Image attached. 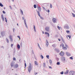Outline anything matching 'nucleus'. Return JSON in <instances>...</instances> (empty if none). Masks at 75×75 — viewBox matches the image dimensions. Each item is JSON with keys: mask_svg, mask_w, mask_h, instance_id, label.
<instances>
[{"mask_svg": "<svg viewBox=\"0 0 75 75\" xmlns=\"http://www.w3.org/2000/svg\"><path fill=\"white\" fill-rule=\"evenodd\" d=\"M33 64H31V63H30L29 64V66L28 68V71L29 72H30L31 71V69H33Z\"/></svg>", "mask_w": 75, "mask_h": 75, "instance_id": "obj_1", "label": "nucleus"}, {"mask_svg": "<svg viewBox=\"0 0 75 75\" xmlns=\"http://www.w3.org/2000/svg\"><path fill=\"white\" fill-rule=\"evenodd\" d=\"M69 75H75V71H71L69 72Z\"/></svg>", "mask_w": 75, "mask_h": 75, "instance_id": "obj_2", "label": "nucleus"}, {"mask_svg": "<svg viewBox=\"0 0 75 75\" xmlns=\"http://www.w3.org/2000/svg\"><path fill=\"white\" fill-rule=\"evenodd\" d=\"M64 28H66V29H69V25L67 24H66L64 26Z\"/></svg>", "mask_w": 75, "mask_h": 75, "instance_id": "obj_3", "label": "nucleus"}, {"mask_svg": "<svg viewBox=\"0 0 75 75\" xmlns=\"http://www.w3.org/2000/svg\"><path fill=\"white\" fill-rule=\"evenodd\" d=\"M37 13L38 14V15L40 17L41 19L42 20H44V18L41 16L40 15V12H39V11H37Z\"/></svg>", "mask_w": 75, "mask_h": 75, "instance_id": "obj_4", "label": "nucleus"}, {"mask_svg": "<svg viewBox=\"0 0 75 75\" xmlns=\"http://www.w3.org/2000/svg\"><path fill=\"white\" fill-rule=\"evenodd\" d=\"M1 35L2 37H4L5 35V32H2L1 33Z\"/></svg>", "mask_w": 75, "mask_h": 75, "instance_id": "obj_5", "label": "nucleus"}, {"mask_svg": "<svg viewBox=\"0 0 75 75\" xmlns=\"http://www.w3.org/2000/svg\"><path fill=\"white\" fill-rule=\"evenodd\" d=\"M61 60L62 62H65V58L64 57H63L61 58Z\"/></svg>", "mask_w": 75, "mask_h": 75, "instance_id": "obj_6", "label": "nucleus"}, {"mask_svg": "<svg viewBox=\"0 0 75 75\" xmlns=\"http://www.w3.org/2000/svg\"><path fill=\"white\" fill-rule=\"evenodd\" d=\"M68 73H69V70L67 69L64 72V74L65 75H67V74H68Z\"/></svg>", "mask_w": 75, "mask_h": 75, "instance_id": "obj_7", "label": "nucleus"}, {"mask_svg": "<svg viewBox=\"0 0 75 75\" xmlns=\"http://www.w3.org/2000/svg\"><path fill=\"white\" fill-rule=\"evenodd\" d=\"M48 45H49L48 43V41L47 40H46V47H48Z\"/></svg>", "mask_w": 75, "mask_h": 75, "instance_id": "obj_8", "label": "nucleus"}, {"mask_svg": "<svg viewBox=\"0 0 75 75\" xmlns=\"http://www.w3.org/2000/svg\"><path fill=\"white\" fill-rule=\"evenodd\" d=\"M59 55H60L61 56H62V57H63V56L64 55V52L62 51L60 53Z\"/></svg>", "mask_w": 75, "mask_h": 75, "instance_id": "obj_9", "label": "nucleus"}, {"mask_svg": "<svg viewBox=\"0 0 75 75\" xmlns=\"http://www.w3.org/2000/svg\"><path fill=\"white\" fill-rule=\"evenodd\" d=\"M50 28H49V27H46L45 28V30L46 31H47V32L49 31L50 30H49Z\"/></svg>", "mask_w": 75, "mask_h": 75, "instance_id": "obj_10", "label": "nucleus"}, {"mask_svg": "<svg viewBox=\"0 0 75 75\" xmlns=\"http://www.w3.org/2000/svg\"><path fill=\"white\" fill-rule=\"evenodd\" d=\"M66 55L67 56H70L71 55V54H70V53H69L68 52H66Z\"/></svg>", "mask_w": 75, "mask_h": 75, "instance_id": "obj_11", "label": "nucleus"}, {"mask_svg": "<svg viewBox=\"0 0 75 75\" xmlns=\"http://www.w3.org/2000/svg\"><path fill=\"white\" fill-rule=\"evenodd\" d=\"M52 21L53 22V23H55L56 21H57V20H56V19L55 18H53L52 19Z\"/></svg>", "mask_w": 75, "mask_h": 75, "instance_id": "obj_12", "label": "nucleus"}, {"mask_svg": "<svg viewBox=\"0 0 75 75\" xmlns=\"http://www.w3.org/2000/svg\"><path fill=\"white\" fill-rule=\"evenodd\" d=\"M14 67L15 68H18V64H15L14 65Z\"/></svg>", "mask_w": 75, "mask_h": 75, "instance_id": "obj_13", "label": "nucleus"}, {"mask_svg": "<svg viewBox=\"0 0 75 75\" xmlns=\"http://www.w3.org/2000/svg\"><path fill=\"white\" fill-rule=\"evenodd\" d=\"M33 29H34V31L35 33L36 32V29H35V25H33Z\"/></svg>", "mask_w": 75, "mask_h": 75, "instance_id": "obj_14", "label": "nucleus"}, {"mask_svg": "<svg viewBox=\"0 0 75 75\" xmlns=\"http://www.w3.org/2000/svg\"><path fill=\"white\" fill-rule=\"evenodd\" d=\"M20 13H21V15H23V11H22V10H21V9H20Z\"/></svg>", "mask_w": 75, "mask_h": 75, "instance_id": "obj_15", "label": "nucleus"}, {"mask_svg": "<svg viewBox=\"0 0 75 75\" xmlns=\"http://www.w3.org/2000/svg\"><path fill=\"white\" fill-rule=\"evenodd\" d=\"M34 62L36 65H38V63L37 61H35Z\"/></svg>", "mask_w": 75, "mask_h": 75, "instance_id": "obj_16", "label": "nucleus"}, {"mask_svg": "<svg viewBox=\"0 0 75 75\" xmlns=\"http://www.w3.org/2000/svg\"><path fill=\"white\" fill-rule=\"evenodd\" d=\"M63 50H67V48L66 47H63L62 48Z\"/></svg>", "mask_w": 75, "mask_h": 75, "instance_id": "obj_17", "label": "nucleus"}, {"mask_svg": "<svg viewBox=\"0 0 75 75\" xmlns=\"http://www.w3.org/2000/svg\"><path fill=\"white\" fill-rule=\"evenodd\" d=\"M6 41L7 42V43H8L9 42V40L7 38H6Z\"/></svg>", "mask_w": 75, "mask_h": 75, "instance_id": "obj_18", "label": "nucleus"}, {"mask_svg": "<svg viewBox=\"0 0 75 75\" xmlns=\"http://www.w3.org/2000/svg\"><path fill=\"white\" fill-rule=\"evenodd\" d=\"M45 34H47L49 37H50V34H49V33H48L46 32L45 33Z\"/></svg>", "mask_w": 75, "mask_h": 75, "instance_id": "obj_19", "label": "nucleus"}, {"mask_svg": "<svg viewBox=\"0 0 75 75\" xmlns=\"http://www.w3.org/2000/svg\"><path fill=\"white\" fill-rule=\"evenodd\" d=\"M11 67H13L14 66V64L13 63H11Z\"/></svg>", "mask_w": 75, "mask_h": 75, "instance_id": "obj_20", "label": "nucleus"}, {"mask_svg": "<svg viewBox=\"0 0 75 75\" xmlns=\"http://www.w3.org/2000/svg\"><path fill=\"white\" fill-rule=\"evenodd\" d=\"M38 10L39 11H41V7H38Z\"/></svg>", "mask_w": 75, "mask_h": 75, "instance_id": "obj_21", "label": "nucleus"}, {"mask_svg": "<svg viewBox=\"0 0 75 75\" xmlns=\"http://www.w3.org/2000/svg\"><path fill=\"white\" fill-rule=\"evenodd\" d=\"M54 50L57 52H59V49H55Z\"/></svg>", "mask_w": 75, "mask_h": 75, "instance_id": "obj_22", "label": "nucleus"}, {"mask_svg": "<svg viewBox=\"0 0 75 75\" xmlns=\"http://www.w3.org/2000/svg\"><path fill=\"white\" fill-rule=\"evenodd\" d=\"M49 62L50 63V65H51V64H52V60L51 59L49 60Z\"/></svg>", "mask_w": 75, "mask_h": 75, "instance_id": "obj_23", "label": "nucleus"}, {"mask_svg": "<svg viewBox=\"0 0 75 75\" xmlns=\"http://www.w3.org/2000/svg\"><path fill=\"white\" fill-rule=\"evenodd\" d=\"M43 67L44 68H45V67L46 65H45V63H44L43 64Z\"/></svg>", "mask_w": 75, "mask_h": 75, "instance_id": "obj_24", "label": "nucleus"}, {"mask_svg": "<svg viewBox=\"0 0 75 75\" xmlns=\"http://www.w3.org/2000/svg\"><path fill=\"white\" fill-rule=\"evenodd\" d=\"M17 47L18 49H20V45L18 44L17 45Z\"/></svg>", "mask_w": 75, "mask_h": 75, "instance_id": "obj_25", "label": "nucleus"}, {"mask_svg": "<svg viewBox=\"0 0 75 75\" xmlns=\"http://www.w3.org/2000/svg\"><path fill=\"white\" fill-rule=\"evenodd\" d=\"M57 65H60V62H57L56 63Z\"/></svg>", "mask_w": 75, "mask_h": 75, "instance_id": "obj_26", "label": "nucleus"}, {"mask_svg": "<svg viewBox=\"0 0 75 75\" xmlns=\"http://www.w3.org/2000/svg\"><path fill=\"white\" fill-rule=\"evenodd\" d=\"M72 15L73 17H75V14H74V13H72Z\"/></svg>", "mask_w": 75, "mask_h": 75, "instance_id": "obj_27", "label": "nucleus"}, {"mask_svg": "<svg viewBox=\"0 0 75 75\" xmlns=\"http://www.w3.org/2000/svg\"><path fill=\"white\" fill-rule=\"evenodd\" d=\"M33 6L35 8H37V5H36L35 4Z\"/></svg>", "mask_w": 75, "mask_h": 75, "instance_id": "obj_28", "label": "nucleus"}, {"mask_svg": "<svg viewBox=\"0 0 75 75\" xmlns=\"http://www.w3.org/2000/svg\"><path fill=\"white\" fill-rule=\"evenodd\" d=\"M60 74H61V75H63L64 74V71H62L60 72Z\"/></svg>", "mask_w": 75, "mask_h": 75, "instance_id": "obj_29", "label": "nucleus"}, {"mask_svg": "<svg viewBox=\"0 0 75 75\" xmlns=\"http://www.w3.org/2000/svg\"><path fill=\"white\" fill-rule=\"evenodd\" d=\"M9 38L10 39H11V38H12V36H11V35H9Z\"/></svg>", "mask_w": 75, "mask_h": 75, "instance_id": "obj_30", "label": "nucleus"}, {"mask_svg": "<svg viewBox=\"0 0 75 75\" xmlns=\"http://www.w3.org/2000/svg\"><path fill=\"white\" fill-rule=\"evenodd\" d=\"M0 6L1 7H3V5H2L1 3H0Z\"/></svg>", "mask_w": 75, "mask_h": 75, "instance_id": "obj_31", "label": "nucleus"}, {"mask_svg": "<svg viewBox=\"0 0 75 75\" xmlns=\"http://www.w3.org/2000/svg\"><path fill=\"white\" fill-rule=\"evenodd\" d=\"M69 59H73L74 58H73V57H69Z\"/></svg>", "mask_w": 75, "mask_h": 75, "instance_id": "obj_32", "label": "nucleus"}, {"mask_svg": "<svg viewBox=\"0 0 75 75\" xmlns=\"http://www.w3.org/2000/svg\"><path fill=\"white\" fill-rule=\"evenodd\" d=\"M40 57L42 59H43V58H44V57H43V56H42V55H41Z\"/></svg>", "mask_w": 75, "mask_h": 75, "instance_id": "obj_33", "label": "nucleus"}, {"mask_svg": "<svg viewBox=\"0 0 75 75\" xmlns=\"http://www.w3.org/2000/svg\"><path fill=\"white\" fill-rule=\"evenodd\" d=\"M5 21H6V22L7 23V18H6L5 17Z\"/></svg>", "mask_w": 75, "mask_h": 75, "instance_id": "obj_34", "label": "nucleus"}, {"mask_svg": "<svg viewBox=\"0 0 75 75\" xmlns=\"http://www.w3.org/2000/svg\"><path fill=\"white\" fill-rule=\"evenodd\" d=\"M46 57L47 58H48V59H49V57H50V56H49V55H47L46 56Z\"/></svg>", "mask_w": 75, "mask_h": 75, "instance_id": "obj_35", "label": "nucleus"}, {"mask_svg": "<svg viewBox=\"0 0 75 75\" xmlns=\"http://www.w3.org/2000/svg\"><path fill=\"white\" fill-rule=\"evenodd\" d=\"M50 8H52V4H50Z\"/></svg>", "mask_w": 75, "mask_h": 75, "instance_id": "obj_36", "label": "nucleus"}, {"mask_svg": "<svg viewBox=\"0 0 75 75\" xmlns=\"http://www.w3.org/2000/svg\"><path fill=\"white\" fill-rule=\"evenodd\" d=\"M61 39H62V40L63 41H64V39H63V38L62 37V36L61 37Z\"/></svg>", "mask_w": 75, "mask_h": 75, "instance_id": "obj_37", "label": "nucleus"}, {"mask_svg": "<svg viewBox=\"0 0 75 75\" xmlns=\"http://www.w3.org/2000/svg\"><path fill=\"white\" fill-rule=\"evenodd\" d=\"M69 32H70L69 30H67L66 31V33H69Z\"/></svg>", "mask_w": 75, "mask_h": 75, "instance_id": "obj_38", "label": "nucleus"}, {"mask_svg": "<svg viewBox=\"0 0 75 75\" xmlns=\"http://www.w3.org/2000/svg\"><path fill=\"white\" fill-rule=\"evenodd\" d=\"M24 23L25 24H26V20H25V19H24Z\"/></svg>", "mask_w": 75, "mask_h": 75, "instance_id": "obj_39", "label": "nucleus"}, {"mask_svg": "<svg viewBox=\"0 0 75 75\" xmlns=\"http://www.w3.org/2000/svg\"><path fill=\"white\" fill-rule=\"evenodd\" d=\"M1 18H4V17L3 16V15H1Z\"/></svg>", "mask_w": 75, "mask_h": 75, "instance_id": "obj_40", "label": "nucleus"}, {"mask_svg": "<svg viewBox=\"0 0 75 75\" xmlns=\"http://www.w3.org/2000/svg\"><path fill=\"white\" fill-rule=\"evenodd\" d=\"M62 47H64V44H62Z\"/></svg>", "mask_w": 75, "mask_h": 75, "instance_id": "obj_41", "label": "nucleus"}, {"mask_svg": "<svg viewBox=\"0 0 75 75\" xmlns=\"http://www.w3.org/2000/svg\"><path fill=\"white\" fill-rule=\"evenodd\" d=\"M65 45L66 47H68V46L66 43L65 44Z\"/></svg>", "mask_w": 75, "mask_h": 75, "instance_id": "obj_42", "label": "nucleus"}, {"mask_svg": "<svg viewBox=\"0 0 75 75\" xmlns=\"http://www.w3.org/2000/svg\"><path fill=\"white\" fill-rule=\"evenodd\" d=\"M13 61H16V58H15V57L13 58Z\"/></svg>", "mask_w": 75, "mask_h": 75, "instance_id": "obj_43", "label": "nucleus"}, {"mask_svg": "<svg viewBox=\"0 0 75 75\" xmlns=\"http://www.w3.org/2000/svg\"><path fill=\"white\" fill-rule=\"evenodd\" d=\"M68 37H69V38L70 39V38H71V35H68Z\"/></svg>", "mask_w": 75, "mask_h": 75, "instance_id": "obj_44", "label": "nucleus"}, {"mask_svg": "<svg viewBox=\"0 0 75 75\" xmlns=\"http://www.w3.org/2000/svg\"><path fill=\"white\" fill-rule=\"evenodd\" d=\"M57 28L59 30H60V29L61 28L60 27H59V26H57Z\"/></svg>", "mask_w": 75, "mask_h": 75, "instance_id": "obj_45", "label": "nucleus"}, {"mask_svg": "<svg viewBox=\"0 0 75 75\" xmlns=\"http://www.w3.org/2000/svg\"><path fill=\"white\" fill-rule=\"evenodd\" d=\"M25 27H26V28H28V26H27V24L26 23V24H25Z\"/></svg>", "mask_w": 75, "mask_h": 75, "instance_id": "obj_46", "label": "nucleus"}, {"mask_svg": "<svg viewBox=\"0 0 75 75\" xmlns=\"http://www.w3.org/2000/svg\"><path fill=\"white\" fill-rule=\"evenodd\" d=\"M11 42H13V39L12 38L11 39H10Z\"/></svg>", "mask_w": 75, "mask_h": 75, "instance_id": "obj_47", "label": "nucleus"}, {"mask_svg": "<svg viewBox=\"0 0 75 75\" xmlns=\"http://www.w3.org/2000/svg\"><path fill=\"white\" fill-rule=\"evenodd\" d=\"M2 12L4 14H5L6 13V12L4 11H3Z\"/></svg>", "mask_w": 75, "mask_h": 75, "instance_id": "obj_48", "label": "nucleus"}, {"mask_svg": "<svg viewBox=\"0 0 75 75\" xmlns=\"http://www.w3.org/2000/svg\"><path fill=\"white\" fill-rule=\"evenodd\" d=\"M9 7L10 8H11V10H12V8H11V6H9Z\"/></svg>", "mask_w": 75, "mask_h": 75, "instance_id": "obj_49", "label": "nucleus"}, {"mask_svg": "<svg viewBox=\"0 0 75 75\" xmlns=\"http://www.w3.org/2000/svg\"><path fill=\"white\" fill-rule=\"evenodd\" d=\"M2 20L3 21H4V18H2Z\"/></svg>", "mask_w": 75, "mask_h": 75, "instance_id": "obj_50", "label": "nucleus"}, {"mask_svg": "<svg viewBox=\"0 0 75 75\" xmlns=\"http://www.w3.org/2000/svg\"><path fill=\"white\" fill-rule=\"evenodd\" d=\"M43 8L44 10H46V11H47V10H46V9H45V8L44 7H43Z\"/></svg>", "mask_w": 75, "mask_h": 75, "instance_id": "obj_51", "label": "nucleus"}, {"mask_svg": "<svg viewBox=\"0 0 75 75\" xmlns=\"http://www.w3.org/2000/svg\"><path fill=\"white\" fill-rule=\"evenodd\" d=\"M26 66H27V65L26 64V63H25V67H26Z\"/></svg>", "mask_w": 75, "mask_h": 75, "instance_id": "obj_52", "label": "nucleus"}, {"mask_svg": "<svg viewBox=\"0 0 75 75\" xmlns=\"http://www.w3.org/2000/svg\"><path fill=\"white\" fill-rule=\"evenodd\" d=\"M18 38H19V39H20V36H18Z\"/></svg>", "mask_w": 75, "mask_h": 75, "instance_id": "obj_53", "label": "nucleus"}, {"mask_svg": "<svg viewBox=\"0 0 75 75\" xmlns=\"http://www.w3.org/2000/svg\"><path fill=\"white\" fill-rule=\"evenodd\" d=\"M39 48H40V50H42L40 46H39Z\"/></svg>", "mask_w": 75, "mask_h": 75, "instance_id": "obj_54", "label": "nucleus"}, {"mask_svg": "<svg viewBox=\"0 0 75 75\" xmlns=\"http://www.w3.org/2000/svg\"><path fill=\"white\" fill-rule=\"evenodd\" d=\"M32 52L33 54H34V51H33V50H32Z\"/></svg>", "mask_w": 75, "mask_h": 75, "instance_id": "obj_55", "label": "nucleus"}, {"mask_svg": "<svg viewBox=\"0 0 75 75\" xmlns=\"http://www.w3.org/2000/svg\"><path fill=\"white\" fill-rule=\"evenodd\" d=\"M49 68H50V69H52V67H51V66H50V67H49Z\"/></svg>", "mask_w": 75, "mask_h": 75, "instance_id": "obj_56", "label": "nucleus"}, {"mask_svg": "<svg viewBox=\"0 0 75 75\" xmlns=\"http://www.w3.org/2000/svg\"><path fill=\"white\" fill-rule=\"evenodd\" d=\"M22 19L23 20H24V18L23 17H22Z\"/></svg>", "mask_w": 75, "mask_h": 75, "instance_id": "obj_57", "label": "nucleus"}, {"mask_svg": "<svg viewBox=\"0 0 75 75\" xmlns=\"http://www.w3.org/2000/svg\"><path fill=\"white\" fill-rule=\"evenodd\" d=\"M52 47H55V45H52Z\"/></svg>", "mask_w": 75, "mask_h": 75, "instance_id": "obj_58", "label": "nucleus"}, {"mask_svg": "<svg viewBox=\"0 0 75 75\" xmlns=\"http://www.w3.org/2000/svg\"><path fill=\"white\" fill-rule=\"evenodd\" d=\"M58 40L59 41H61V39H58Z\"/></svg>", "mask_w": 75, "mask_h": 75, "instance_id": "obj_59", "label": "nucleus"}, {"mask_svg": "<svg viewBox=\"0 0 75 75\" xmlns=\"http://www.w3.org/2000/svg\"><path fill=\"white\" fill-rule=\"evenodd\" d=\"M47 12H48V13H50V10H47Z\"/></svg>", "mask_w": 75, "mask_h": 75, "instance_id": "obj_60", "label": "nucleus"}, {"mask_svg": "<svg viewBox=\"0 0 75 75\" xmlns=\"http://www.w3.org/2000/svg\"><path fill=\"white\" fill-rule=\"evenodd\" d=\"M13 45V44H11V47H12Z\"/></svg>", "mask_w": 75, "mask_h": 75, "instance_id": "obj_61", "label": "nucleus"}, {"mask_svg": "<svg viewBox=\"0 0 75 75\" xmlns=\"http://www.w3.org/2000/svg\"><path fill=\"white\" fill-rule=\"evenodd\" d=\"M37 72H35V75H37Z\"/></svg>", "mask_w": 75, "mask_h": 75, "instance_id": "obj_62", "label": "nucleus"}, {"mask_svg": "<svg viewBox=\"0 0 75 75\" xmlns=\"http://www.w3.org/2000/svg\"><path fill=\"white\" fill-rule=\"evenodd\" d=\"M38 47H40V45L38 43Z\"/></svg>", "mask_w": 75, "mask_h": 75, "instance_id": "obj_63", "label": "nucleus"}, {"mask_svg": "<svg viewBox=\"0 0 75 75\" xmlns=\"http://www.w3.org/2000/svg\"><path fill=\"white\" fill-rule=\"evenodd\" d=\"M1 48H4V47H3V46H1Z\"/></svg>", "mask_w": 75, "mask_h": 75, "instance_id": "obj_64", "label": "nucleus"}]
</instances>
